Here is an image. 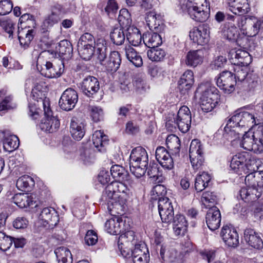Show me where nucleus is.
Returning a JSON list of instances; mask_svg holds the SVG:
<instances>
[{"instance_id": "obj_1", "label": "nucleus", "mask_w": 263, "mask_h": 263, "mask_svg": "<svg viewBox=\"0 0 263 263\" xmlns=\"http://www.w3.org/2000/svg\"><path fill=\"white\" fill-rule=\"evenodd\" d=\"M130 171L137 178L143 176L147 171L148 157L146 151L141 146L133 149L129 157Z\"/></svg>"}, {"instance_id": "obj_2", "label": "nucleus", "mask_w": 263, "mask_h": 263, "mask_svg": "<svg viewBox=\"0 0 263 263\" xmlns=\"http://www.w3.org/2000/svg\"><path fill=\"white\" fill-rule=\"evenodd\" d=\"M134 240V232L128 231L119 238L118 246L122 255L127 258H133L139 256L147 255L143 250L145 248L143 244L136 245L134 250L127 248L130 245H133L132 242Z\"/></svg>"}, {"instance_id": "obj_3", "label": "nucleus", "mask_w": 263, "mask_h": 263, "mask_svg": "<svg viewBox=\"0 0 263 263\" xmlns=\"http://www.w3.org/2000/svg\"><path fill=\"white\" fill-rule=\"evenodd\" d=\"M248 170L247 173L249 174L246 176L245 183L247 187H242L239 191V195L246 202L255 201L261 195L262 189L256 187V180L255 179V171Z\"/></svg>"}, {"instance_id": "obj_4", "label": "nucleus", "mask_w": 263, "mask_h": 263, "mask_svg": "<svg viewBox=\"0 0 263 263\" xmlns=\"http://www.w3.org/2000/svg\"><path fill=\"white\" fill-rule=\"evenodd\" d=\"M119 22L122 28H127L126 39L129 43L134 46H137L141 44L143 36H142L139 29L134 26H130L132 20L129 18L128 12L126 9H122L120 11L118 17Z\"/></svg>"}, {"instance_id": "obj_5", "label": "nucleus", "mask_w": 263, "mask_h": 263, "mask_svg": "<svg viewBox=\"0 0 263 263\" xmlns=\"http://www.w3.org/2000/svg\"><path fill=\"white\" fill-rule=\"evenodd\" d=\"M191 120L190 109L186 106H183L180 108L176 116L173 115L168 117L166 124L174 126L177 125L181 132L186 133L191 127Z\"/></svg>"}, {"instance_id": "obj_6", "label": "nucleus", "mask_w": 263, "mask_h": 263, "mask_svg": "<svg viewBox=\"0 0 263 263\" xmlns=\"http://www.w3.org/2000/svg\"><path fill=\"white\" fill-rule=\"evenodd\" d=\"M219 100L218 89L215 86L208 84L200 98L202 110L205 112L211 111L218 104Z\"/></svg>"}, {"instance_id": "obj_7", "label": "nucleus", "mask_w": 263, "mask_h": 263, "mask_svg": "<svg viewBox=\"0 0 263 263\" xmlns=\"http://www.w3.org/2000/svg\"><path fill=\"white\" fill-rule=\"evenodd\" d=\"M195 0H189L186 4L187 11L190 17L196 22H204L210 16V8L207 4H198Z\"/></svg>"}, {"instance_id": "obj_8", "label": "nucleus", "mask_w": 263, "mask_h": 263, "mask_svg": "<svg viewBox=\"0 0 263 263\" xmlns=\"http://www.w3.org/2000/svg\"><path fill=\"white\" fill-rule=\"evenodd\" d=\"M229 120H230V124H236L242 129V133H246L247 130L256 125L254 116L248 111H236Z\"/></svg>"}, {"instance_id": "obj_9", "label": "nucleus", "mask_w": 263, "mask_h": 263, "mask_svg": "<svg viewBox=\"0 0 263 263\" xmlns=\"http://www.w3.org/2000/svg\"><path fill=\"white\" fill-rule=\"evenodd\" d=\"M189 156L191 163L194 170L199 169L204 162L202 152V145L198 139L192 141L190 149Z\"/></svg>"}, {"instance_id": "obj_10", "label": "nucleus", "mask_w": 263, "mask_h": 263, "mask_svg": "<svg viewBox=\"0 0 263 263\" xmlns=\"http://www.w3.org/2000/svg\"><path fill=\"white\" fill-rule=\"evenodd\" d=\"M215 80L217 86L227 94L233 92L237 84L235 77L229 71H223L219 74V76L217 78H215Z\"/></svg>"}, {"instance_id": "obj_11", "label": "nucleus", "mask_w": 263, "mask_h": 263, "mask_svg": "<svg viewBox=\"0 0 263 263\" xmlns=\"http://www.w3.org/2000/svg\"><path fill=\"white\" fill-rule=\"evenodd\" d=\"M160 216L164 223H170L174 217V208L172 202L166 197H161L158 201Z\"/></svg>"}, {"instance_id": "obj_12", "label": "nucleus", "mask_w": 263, "mask_h": 263, "mask_svg": "<svg viewBox=\"0 0 263 263\" xmlns=\"http://www.w3.org/2000/svg\"><path fill=\"white\" fill-rule=\"evenodd\" d=\"M245 133L240 143V146L246 150L253 151L255 153L262 152L263 151L262 139L255 138L254 134L250 135L247 132Z\"/></svg>"}, {"instance_id": "obj_13", "label": "nucleus", "mask_w": 263, "mask_h": 263, "mask_svg": "<svg viewBox=\"0 0 263 263\" xmlns=\"http://www.w3.org/2000/svg\"><path fill=\"white\" fill-rule=\"evenodd\" d=\"M78 101V95L76 90L69 88L62 93L59 104L61 108L66 111L72 110Z\"/></svg>"}, {"instance_id": "obj_14", "label": "nucleus", "mask_w": 263, "mask_h": 263, "mask_svg": "<svg viewBox=\"0 0 263 263\" xmlns=\"http://www.w3.org/2000/svg\"><path fill=\"white\" fill-rule=\"evenodd\" d=\"M61 9L62 7L59 5H55L52 8L51 13L45 18L41 25L42 33H46L54 25L58 24L61 21Z\"/></svg>"}, {"instance_id": "obj_15", "label": "nucleus", "mask_w": 263, "mask_h": 263, "mask_svg": "<svg viewBox=\"0 0 263 263\" xmlns=\"http://www.w3.org/2000/svg\"><path fill=\"white\" fill-rule=\"evenodd\" d=\"M243 29L248 36H254L259 30L263 31V20H259L254 16H248L241 20Z\"/></svg>"}, {"instance_id": "obj_16", "label": "nucleus", "mask_w": 263, "mask_h": 263, "mask_svg": "<svg viewBox=\"0 0 263 263\" xmlns=\"http://www.w3.org/2000/svg\"><path fill=\"white\" fill-rule=\"evenodd\" d=\"M228 58L232 64L247 66L251 62L249 53L241 49H233L229 53Z\"/></svg>"}, {"instance_id": "obj_17", "label": "nucleus", "mask_w": 263, "mask_h": 263, "mask_svg": "<svg viewBox=\"0 0 263 263\" xmlns=\"http://www.w3.org/2000/svg\"><path fill=\"white\" fill-rule=\"evenodd\" d=\"M156 159L161 166L166 170L170 171L174 168V161L179 158H172L169 152L163 146H158L155 152Z\"/></svg>"}, {"instance_id": "obj_18", "label": "nucleus", "mask_w": 263, "mask_h": 263, "mask_svg": "<svg viewBox=\"0 0 263 263\" xmlns=\"http://www.w3.org/2000/svg\"><path fill=\"white\" fill-rule=\"evenodd\" d=\"M82 91L88 97H92L100 89V83L93 76H89L84 78L81 84Z\"/></svg>"}, {"instance_id": "obj_19", "label": "nucleus", "mask_w": 263, "mask_h": 263, "mask_svg": "<svg viewBox=\"0 0 263 263\" xmlns=\"http://www.w3.org/2000/svg\"><path fill=\"white\" fill-rule=\"evenodd\" d=\"M190 37L194 43L203 45L209 41V31L208 27L205 24L194 28L190 32Z\"/></svg>"}, {"instance_id": "obj_20", "label": "nucleus", "mask_w": 263, "mask_h": 263, "mask_svg": "<svg viewBox=\"0 0 263 263\" xmlns=\"http://www.w3.org/2000/svg\"><path fill=\"white\" fill-rule=\"evenodd\" d=\"M64 65L62 61L59 63L53 65L50 62H47L41 71V74L48 78H58L64 72Z\"/></svg>"}, {"instance_id": "obj_21", "label": "nucleus", "mask_w": 263, "mask_h": 263, "mask_svg": "<svg viewBox=\"0 0 263 263\" xmlns=\"http://www.w3.org/2000/svg\"><path fill=\"white\" fill-rule=\"evenodd\" d=\"M127 186L122 183V181H112L108 184L103 193V196L106 199H112L114 196H118V193H126Z\"/></svg>"}, {"instance_id": "obj_22", "label": "nucleus", "mask_w": 263, "mask_h": 263, "mask_svg": "<svg viewBox=\"0 0 263 263\" xmlns=\"http://www.w3.org/2000/svg\"><path fill=\"white\" fill-rule=\"evenodd\" d=\"M206 222L212 231L217 229L220 224L221 214L219 210L215 206L210 208L206 215Z\"/></svg>"}, {"instance_id": "obj_23", "label": "nucleus", "mask_w": 263, "mask_h": 263, "mask_svg": "<svg viewBox=\"0 0 263 263\" xmlns=\"http://www.w3.org/2000/svg\"><path fill=\"white\" fill-rule=\"evenodd\" d=\"M221 235L226 245L230 247H236L239 243L238 235L236 231L228 226L222 228Z\"/></svg>"}, {"instance_id": "obj_24", "label": "nucleus", "mask_w": 263, "mask_h": 263, "mask_svg": "<svg viewBox=\"0 0 263 263\" xmlns=\"http://www.w3.org/2000/svg\"><path fill=\"white\" fill-rule=\"evenodd\" d=\"M229 10L235 14L241 15L250 10L248 0H227Z\"/></svg>"}, {"instance_id": "obj_25", "label": "nucleus", "mask_w": 263, "mask_h": 263, "mask_svg": "<svg viewBox=\"0 0 263 263\" xmlns=\"http://www.w3.org/2000/svg\"><path fill=\"white\" fill-rule=\"evenodd\" d=\"M121 63V58L119 52L114 51L110 52L108 58L102 63L106 70L109 72H116L119 68Z\"/></svg>"}, {"instance_id": "obj_26", "label": "nucleus", "mask_w": 263, "mask_h": 263, "mask_svg": "<svg viewBox=\"0 0 263 263\" xmlns=\"http://www.w3.org/2000/svg\"><path fill=\"white\" fill-rule=\"evenodd\" d=\"M244 239L246 242L251 247L260 249L263 247V241L253 229L247 228L244 231Z\"/></svg>"}, {"instance_id": "obj_27", "label": "nucleus", "mask_w": 263, "mask_h": 263, "mask_svg": "<svg viewBox=\"0 0 263 263\" xmlns=\"http://www.w3.org/2000/svg\"><path fill=\"white\" fill-rule=\"evenodd\" d=\"M70 133L74 139L81 140L85 134L84 123L77 118L73 117L70 122Z\"/></svg>"}, {"instance_id": "obj_28", "label": "nucleus", "mask_w": 263, "mask_h": 263, "mask_svg": "<svg viewBox=\"0 0 263 263\" xmlns=\"http://www.w3.org/2000/svg\"><path fill=\"white\" fill-rule=\"evenodd\" d=\"M251 158L248 153L244 152L234 156L233 162L238 161L239 164L242 165V168L245 166L247 170L255 171V169L258 168V167L255 160L251 159Z\"/></svg>"}, {"instance_id": "obj_29", "label": "nucleus", "mask_w": 263, "mask_h": 263, "mask_svg": "<svg viewBox=\"0 0 263 263\" xmlns=\"http://www.w3.org/2000/svg\"><path fill=\"white\" fill-rule=\"evenodd\" d=\"M173 228L176 236L183 235L187 231V222L183 215L177 214L173 218Z\"/></svg>"}, {"instance_id": "obj_30", "label": "nucleus", "mask_w": 263, "mask_h": 263, "mask_svg": "<svg viewBox=\"0 0 263 263\" xmlns=\"http://www.w3.org/2000/svg\"><path fill=\"white\" fill-rule=\"evenodd\" d=\"M204 52V49L190 51L186 56V64L194 67L201 64L203 62Z\"/></svg>"}, {"instance_id": "obj_31", "label": "nucleus", "mask_w": 263, "mask_h": 263, "mask_svg": "<svg viewBox=\"0 0 263 263\" xmlns=\"http://www.w3.org/2000/svg\"><path fill=\"white\" fill-rule=\"evenodd\" d=\"M194 74L191 70L185 71L178 81V88L181 93H185L194 84Z\"/></svg>"}, {"instance_id": "obj_32", "label": "nucleus", "mask_w": 263, "mask_h": 263, "mask_svg": "<svg viewBox=\"0 0 263 263\" xmlns=\"http://www.w3.org/2000/svg\"><path fill=\"white\" fill-rule=\"evenodd\" d=\"M92 140L95 147L99 152H104L108 145L107 136L101 130H96L92 135Z\"/></svg>"}, {"instance_id": "obj_33", "label": "nucleus", "mask_w": 263, "mask_h": 263, "mask_svg": "<svg viewBox=\"0 0 263 263\" xmlns=\"http://www.w3.org/2000/svg\"><path fill=\"white\" fill-rule=\"evenodd\" d=\"M55 50L59 57L63 59L68 60L72 57L73 48L71 43L67 40L61 41Z\"/></svg>"}, {"instance_id": "obj_34", "label": "nucleus", "mask_w": 263, "mask_h": 263, "mask_svg": "<svg viewBox=\"0 0 263 263\" xmlns=\"http://www.w3.org/2000/svg\"><path fill=\"white\" fill-rule=\"evenodd\" d=\"M224 129V133L223 135L224 137L228 140L232 141L239 139L240 136L243 135L245 133H242V129L236 126V124H230V120H228Z\"/></svg>"}, {"instance_id": "obj_35", "label": "nucleus", "mask_w": 263, "mask_h": 263, "mask_svg": "<svg viewBox=\"0 0 263 263\" xmlns=\"http://www.w3.org/2000/svg\"><path fill=\"white\" fill-rule=\"evenodd\" d=\"M143 41L147 47L153 48L161 45L162 39L159 34L150 32L143 35Z\"/></svg>"}, {"instance_id": "obj_36", "label": "nucleus", "mask_w": 263, "mask_h": 263, "mask_svg": "<svg viewBox=\"0 0 263 263\" xmlns=\"http://www.w3.org/2000/svg\"><path fill=\"white\" fill-rule=\"evenodd\" d=\"M39 218L50 226H55L58 221L57 214L52 208H44L40 213Z\"/></svg>"}, {"instance_id": "obj_37", "label": "nucleus", "mask_w": 263, "mask_h": 263, "mask_svg": "<svg viewBox=\"0 0 263 263\" xmlns=\"http://www.w3.org/2000/svg\"><path fill=\"white\" fill-rule=\"evenodd\" d=\"M145 20L151 30L159 31V27L162 24L161 16L154 11L146 13Z\"/></svg>"}, {"instance_id": "obj_38", "label": "nucleus", "mask_w": 263, "mask_h": 263, "mask_svg": "<svg viewBox=\"0 0 263 263\" xmlns=\"http://www.w3.org/2000/svg\"><path fill=\"white\" fill-rule=\"evenodd\" d=\"M118 196H114L112 199H106L102 196V199L107 202L108 205V209L112 215L122 214L124 212V206L123 202H121L117 200Z\"/></svg>"}, {"instance_id": "obj_39", "label": "nucleus", "mask_w": 263, "mask_h": 263, "mask_svg": "<svg viewBox=\"0 0 263 263\" xmlns=\"http://www.w3.org/2000/svg\"><path fill=\"white\" fill-rule=\"evenodd\" d=\"M34 31L33 29H27L26 28L18 30V38L20 44L25 48L29 46L31 41L33 39Z\"/></svg>"}, {"instance_id": "obj_40", "label": "nucleus", "mask_w": 263, "mask_h": 263, "mask_svg": "<svg viewBox=\"0 0 263 263\" xmlns=\"http://www.w3.org/2000/svg\"><path fill=\"white\" fill-rule=\"evenodd\" d=\"M19 144V139L16 136L8 134H5L3 147L6 151L12 152L18 148Z\"/></svg>"}, {"instance_id": "obj_41", "label": "nucleus", "mask_w": 263, "mask_h": 263, "mask_svg": "<svg viewBox=\"0 0 263 263\" xmlns=\"http://www.w3.org/2000/svg\"><path fill=\"white\" fill-rule=\"evenodd\" d=\"M125 54L127 59L136 67H141L143 64L141 57L131 46L125 47Z\"/></svg>"}, {"instance_id": "obj_42", "label": "nucleus", "mask_w": 263, "mask_h": 263, "mask_svg": "<svg viewBox=\"0 0 263 263\" xmlns=\"http://www.w3.org/2000/svg\"><path fill=\"white\" fill-rule=\"evenodd\" d=\"M123 223L122 218L116 217L107 220L105 223V228L108 233L117 235L120 232L121 224Z\"/></svg>"}, {"instance_id": "obj_43", "label": "nucleus", "mask_w": 263, "mask_h": 263, "mask_svg": "<svg viewBox=\"0 0 263 263\" xmlns=\"http://www.w3.org/2000/svg\"><path fill=\"white\" fill-rule=\"evenodd\" d=\"M106 50L105 41L103 39H98L95 44V51H96V55L101 64L107 58Z\"/></svg>"}, {"instance_id": "obj_44", "label": "nucleus", "mask_w": 263, "mask_h": 263, "mask_svg": "<svg viewBox=\"0 0 263 263\" xmlns=\"http://www.w3.org/2000/svg\"><path fill=\"white\" fill-rule=\"evenodd\" d=\"M166 144L168 149L173 155H179L180 148V141L178 137L175 135H170L166 139Z\"/></svg>"}, {"instance_id": "obj_45", "label": "nucleus", "mask_w": 263, "mask_h": 263, "mask_svg": "<svg viewBox=\"0 0 263 263\" xmlns=\"http://www.w3.org/2000/svg\"><path fill=\"white\" fill-rule=\"evenodd\" d=\"M110 172L112 177L117 181H123L128 179L127 171L121 165H112L110 168Z\"/></svg>"}, {"instance_id": "obj_46", "label": "nucleus", "mask_w": 263, "mask_h": 263, "mask_svg": "<svg viewBox=\"0 0 263 263\" xmlns=\"http://www.w3.org/2000/svg\"><path fill=\"white\" fill-rule=\"evenodd\" d=\"M12 201L20 208H24L30 206L32 202L31 198L26 193L15 194L12 197Z\"/></svg>"}, {"instance_id": "obj_47", "label": "nucleus", "mask_w": 263, "mask_h": 263, "mask_svg": "<svg viewBox=\"0 0 263 263\" xmlns=\"http://www.w3.org/2000/svg\"><path fill=\"white\" fill-rule=\"evenodd\" d=\"M222 33L225 38L231 41H236L239 35L238 29L232 24L225 25L222 29Z\"/></svg>"}, {"instance_id": "obj_48", "label": "nucleus", "mask_w": 263, "mask_h": 263, "mask_svg": "<svg viewBox=\"0 0 263 263\" xmlns=\"http://www.w3.org/2000/svg\"><path fill=\"white\" fill-rule=\"evenodd\" d=\"M42 86L41 85L37 84L32 89L31 91V97L34 101L41 102L43 106H44V103L46 102V107L49 106V102L47 100H44L45 98V94L42 90Z\"/></svg>"}, {"instance_id": "obj_49", "label": "nucleus", "mask_w": 263, "mask_h": 263, "mask_svg": "<svg viewBox=\"0 0 263 263\" xmlns=\"http://www.w3.org/2000/svg\"><path fill=\"white\" fill-rule=\"evenodd\" d=\"M110 36L113 43L117 45H122L124 43L125 39L123 28L121 27L114 28L110 32Z\"/></svg>"}, {"instance_id": "obj_50", "label": "nucleus", "mask_w": 263, "mask_h": 263, "mask_svg": "<svg viewBox=\"0 0 263 263\" xmlns=\"http://www.w3.org/2000/svg\"><path fill=\"white\" fill-rule=\"evenodd\" d=\"M217 197L214 192L206 191L202 193L201 201L206 208H211L214 206L217 202Z\"/></svg>"}, {"instance_id": "obj_51", "label": "nucleus", "mask_w": 263, "mask_h": 263, "mask_svg": "<svg viewBox=\"0 0 263 263\" xmlns=\"http://www.w3.org/2000/svg\"><path fill=\"white\" fill-rule=\"evenodd\" d=\"M44 110L45 117H48L49 121H50V126L53 130V133L55 132L60 127V121L56 117L52 116V112L49 106L46 107V102L44 103Z\"/></svg>"}, {"instance_id": "obj_52", "label": "nucleus", "mask_w": 263, "mask_h": 263, "mask_svg": "<svg viewBox=\"0 0 263 263\" xmlns=\"http://www.w3.org/2000/svg\"><path fill=\"white\" fill-rule=\"evenodd\" d=\"M147 57L152 61H160L166 55L165 51L161 48H153L148 50L147 52Z\"/></svg>"}, {"instance_id": "obj_53", "label": "nucleus", "mask_w": 263, "mask_h": 263, "mask_svg": "<svg viewBox=\"0 0 263 263\" xmlns=\"http://www.w3.org/2000/svg\"><path fill=\"white\" fill-rule=\"evenodd\" d=\"M95 45H88L85 47H78V51L81 57L85 61L89 60L95 53Z\"/></svg>"}, {"instance_id": "obj_54", "label": "nucleus", "mask_w": 263, "mask_h": 263, "mask_svg": "<svg viewBox=\"0 0 263 263\" xmlns=\"http://www.w3.org/2000/svg\"><path fill=\"white\" fill-rule=\"evenodd\" d=\"M165 249L161 248L160 251V255L163 260H165V258L170 262H175L177 260L179 256V253L176 249L174 248L169 249L167 251L166 256H165Z\"/></svg>"}, {"instance_id": "obj_55", "label": "nucleus", "mask_w": 263, "mask_h": 263, "mask_svg": "<svg viewBox=\"0 0 263 263\" xmlns=\"http://www.w3.org/2000/svg\"><path fill=\"white\" fill-rule=\"evenodd\" d=\"M54 253L58 260H72L71 252L66 247H59L55 250Z\"/></svg>"}, {"instance_id": "obj_56", "label": "nucleus", "mask_w": 263, "mask_h": 263, "mask_svg": "<svg viewBox=\"0 0 263 263\" xmlns=\"http://www.w3.org/2000/svg\"><path fill=\"white\" fill-rule=\"evenodd\" d=\"M89 111L91 119L95 122H98L103 119L104 111L101 107L91 106L90 107Z\"/></svg>"}, {"instance_id": "obj_57", "label": "nucleus", "mask_w": 263, "mask_h": 263, "mask_svg": "<svg viewBox=\"0 0 263 263\" xmlns=\"http://www.w3.org/2000/svg\"><path fill=\"white\" fill-rule=\"evenodd\" d=\"M93 150L87 147L81 149L80 158L85 164H89L93 162L95 158Z\"/></svg>"}, {"instance_id": "obj_58", "label": "nucleus", "mask_w": 263, "mask_h": 263, "mask_svg": "<svg viewBox=\"0 0 263 263\" xmlns=\"http://www.w3.org/2000/svg\"><path fill=\"white\" fill-rule=\"evenodd\" d=\"M92 44L93 45L96 44L93 36L90 33H85L80 37L78 43V47H85V46Z\"/></svg>"}, {"instance_id": "obj_59", "label": "nucleus", "mask_w": 263, "mask_h": 263, "mask_svg": "<svg viewBox=\"0 0 263 263\" xmlns=\"http://www.w3.org/2000/svg\"><path fill=\"white\" fill-rule=\"evenodd\" d=\"M13 243L12 237L7 235L5 233L0 238V250L6 251L8 250Z\"/></svg>"}, {"instance_id": "obj_60", "label": "nucleus", "mask_w": 263, "mask_h": 263, "mask_svg": "<svg viewBox=\"0 0 263 263\" xmlns=\"http://www.w3.org/2000/svg\"><path fill=\"white\" fill-rule=\"evenodd\" d=\"M13 3L10 0H2L0 2V15H4L11 12Z\"/></svg>"}, {"instance_id": "obj_61", "label": "nucleus", "mask_w": 263, "mask_h": 263, "mask_svg": "<svg viewBox=\"0 0 263 263\" xmlns=\"http://www.w3.org/2000/svg\"><path fill=\"white\" fill-rule=\"evenodd\" d=\"M133 85L135 87L137 91L140 93H142L143 91H145L147 88H148V86L147 85L145 79L140 77H138L135 78Z\"/></svg>"}, {"instance_id": "obj_62", "label": "nucleus", "mask_w": 263, "mask_h": 263, "mask_svg": "<svg viewBox=\"0 0 263 263\" xmlns=\"http://www.w3.org/2000/svg\"><path fill=\"white\" fill-rule=\"evenodd\" d=\"M12 98L6 97L0 102V111L7 110L16 107V104L12 103Z\"/></svg>"}, {"instance_id": "obj_63", "label": "nucleus", "mask_w": 263, "mask_h": 263, "mask_svg": "<svg viewBox=\"0 0 263 263\" xmlns=\"http://www.w3.org/2000/svg\"><path fill=\"white\" fill-rule=\"evenodd\" d=\"M14 25L15 23L10 19L0 21V25L9 34V37H11L13 34Z\"/></svg>"}, {"instance_id": "obj_64", "label": "nucleus", "mask_w": 263, "mask_h": 263, "mask_svg": "<svg viewBox=\"0 0 263 263\" xmlns=\"http://www.w3.org/2000/svg\"><path fill=\"white\" fill-rule=\"evenodd\" d=\"M84 240L88 246H93L98 241V236L93 230H88L84 237Z\"/></svg>"}]
</instances>
